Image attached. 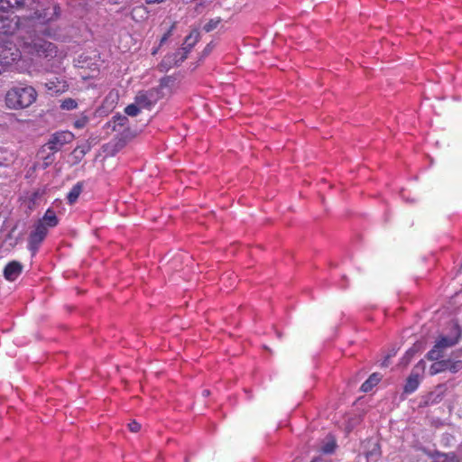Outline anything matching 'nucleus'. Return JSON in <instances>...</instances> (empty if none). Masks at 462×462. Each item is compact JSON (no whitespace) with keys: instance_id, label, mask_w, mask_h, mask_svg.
Segmentation results:
<instances>
[{"instance_id":"nucleus-5","label":"nucleus","mask_w":462,"mask_h":462,"mask_svg":"<svg viewBox=\"0 0 462 462\" xmlns=\"http://www.w3.org/2000/svg\"><path fill=\"white\" fill-rule=\"evenodd\" d=\"M48 229L42 222H36L34 229L31 232L28 238V249L32 255H35L39 250L41 244L47 236Z\"/></svg>"},{"instance_id":"nucleus-29","label":"nucleus","mask_w":462,"mask_h":462,"mask_svg":"<svg viewBox=\"0 0 462 462\" xmlns=\"http://www.w3.org/2000/svg\"><path fill=\"white\" fill-rule=\"evenodd\" d=\"M189 53V50H187V47H181L175 52H173V56L177 58V60H180V63L185 60L187 58V55Z\"/></svg>"},{"instance_id":"nucleus-36","label":"nucleus","mask_w":462,"mask_h":462,"mask_svg":"<svg viewBox=\"0 0 462 462\" xmlns=\"http://www.w3.org/2000/svg\"><path fill=\"white\" fill-rule=\"evenodd\" d=\"M165 0H146V5L160 4V3H162Z\"/></svg>"},{"instance_id":"nucleus-7","label":"nucleus","mask_w":462,"mask_h":462,"mask_svg":"<svg viewBox=\"0 0 462 462\" xmlns=\"http://www.w3.org/2000/svg\"><path fill=\"white\" fill-rule=\"evenodd\" d=\"M23 265L17 261L8 263L4 269V276L7 281L14 282L22 273Z\"/></svg>"},{"instance_id":"nucleus-22","label":"nucleus","mask_w":462,"mask_h":462,"mask_svg":"<svg viewBox=\"0 0 462 462\" xmlns=\"http://www.w3.org/2000/svg\"><path fill=\"white\" fill-rule=\"evenodd\" d=\"M381 455L380 447L377 443L373 444V448L366 452V458L369 462H375Z\"/></svg>"},{"instance_id":"nucleus-23","label":"nucleus","mask_w":462,"mask_h":462,"mask_svg":"<svg viewBox=\"0 0 462 462\" xmlns=\"http://www.w3.org/2000/svg\"><path fill=\"white\" fill-rule=\"evenodd\" d=\"M431 462H459L454 454H439Z\"/></svg>"},{"instance_id":"nucleus-19","label":"nucleus","mask_w":462,"mask_h":462,"mask_svg":"<svg viewBox=\"0 0 462 462\" xmlns=\"http://www.w3.org/2000/svg\"><path fill=\"white\" fill-rule=\"evenodd\" d=\"M13 32L12 21L7 17L0 15V34H10Z\"/></svg>"},{"instance_id":"nucleus-31","label":"nucleus","mask_w":462,"mask_h":462,"mask_svg":"<svg viewBox=\"0 0 462 462\" xmlns=\"http://www.w3.org/2000/svg\"><path fill=\"white\" fill-rule=\"evenodd\" d=\"M127 427L131 432H138L141 428L142 424L137 422L136 420H132L127 424Z\"/></svg>"},{"instance_id":"nucleus-2","label":"nucleus","mask_w":462,"mask_h":462,"mask_svg":"<svg viewBox=\"0 0 462 462\" xmlns=\"http://www.w3.org/2000/svg\"><path fill=\"white\" fill-rule=\"evenodd\" d=\"M36 89L24 82H19L8 88L5 96V106L13 110H22L31 106L37 100Z\"/></svg>"},{"instance_id":"nucleus-4","label":"nucleus","mask_w":462,"mask_h":462,"mask_svg":"<svg viewBox=\"0 0 462 462\" xmlns=\"http://www.w3.org/2000/svg\"><path fill=\"white\" fill-rule=\"evenodd\" d=\"M460 329L457 326H454L450 335L440 336L436 341L433 348L429 351L427 356L430 360L438 361L443 356V353L447 348L452 347L458 342Z\"/></svg>"},{"instance_id":"nucleus-20","label":"nucleus","mask_w":462,"mask_h":462,"mask_svg":"<svg viewBox=\"0 0 462 462\" xmlns=\"http://www.w3.org/2000/svg\"><path fill=\"white\" fill-rule=\"evenodd\" d=\"M162 97L160 89L154 88L149 91L146 95V109L152 105L155 104Z\"/></svg>"},{"instance_id":"nucleus-34","label":"nucleus","mask_w":462,"mask_h":462,"mask_svg":"<svg viewBox=\"0 0 462 462\" xmlns=\"http://www.w3.org/2000/svg\"><path fill=\"white\" fill-rule=\"evenodd\" d=\"M213 47H214V45H213V43H212V42H210L209 44H208V45H207V47H206V48H205V50H204V54H205V55L208 54V53L211 51V50L213 49Z\"/></svg>"},{"instance_id":"nucleus-1","label":"nucleus","mask_w":462,"mask_h":462,"mask_svg":"<svg viewBox=\"0 0 462 462\" xmlns=\"http://www.w3.org/2000/svg\"><path fill=\"white\" fill-rule=\"evenodd\" d=\"M28 6L32 12L27 20L44 25L45 28L41 34L55 39L60 29L50 25L61 17L62 10L60 4L53 0H32Z\"/></svg>"},{"instance_id":"nucleus-8","label":"nucleus","mask_w":462,"mask_h":462,"mask_svg":"<svg viewBox=\"0 0 462 462\" xmlns=\"http://www.w3.org/2000/svg\"><path fill=\"white\" fill-rule=\"evenodd\" d=\"M128 123V118L123 115H116L112 117V119L107 122V128L112 129V131L118 132L122 127L125 126Z\"/></svg>"},{"instance_id":"nucleus-12","label":"nucleus","mask_w":462,"mask_h":462,"mask_svg":"<svg viewBox=\"0 0 462 462\" xmlns=\"http://www.w3.org/2000/svg\"><path fill=\"white\" fill-rule=\"evenodd\" d=\"M37 222H42V225H45L48 228L56 226L59 223V220L52 209H47L43 217L39 219Z\"/></svg>"},{"instance_id":"nucleus-16","label":"nucleus","mask_w":462,"mask_h":462,"mask_svg":"<svg viewBox=\"0 0 462 462\" xmlns=\"http://www.w3.org/2000/svg\"><path fill=\"white\" fill-rule=\"evenodd\" d=\"M200 38V33L198 30H192L190 33L185 38L182 47H187L189 52L193 48V46L199 42Z\"/></svg>"},{"instance_id":"nucleus-26","label":"nucleus","mask_w":462,"mask_h":462,"mask_svg":"<svg viewBox=\"0 0 462 462\" xmlns=\"http://www.w3.org/2000/svg\"><path fill=\"white\" fill-rule=\"evenodd\" d=\"M88 116L85 114H81L80 116L73 123V126L77 129H82L88 125Z\"/></svg>"},{"instance_id":"nucleus-17","label":"nucleus","mask_w":462,"mask_h":462,"mask_svg":"<svg viewBox=\"0 0 462 462\" xmlns=\"http://www.w3.org/2000/svg\"><path fill=\"white\" fill-rule=\"evenodd\" d=\"M450 366V361L448 360H442L439 362H435L432 364L430 367V374L434 375L439 373L447 371Z\"/></svg>"},{"instance_id":"nucleus-18","label":"nucleus","mask_w":462,"mask_h":462,"mask_svg":"<svg viewBox=\"0 0 462 462\" xmlns=\"http://www.w3.org/2000/svg\"><path fill=\"white\" fill-rule=\"evenodd\" d=\"M49 90H53L55 92H65L69 88V85L66 81H60L58 79L55 80H50L46 84Z\"/></svg>"},{"instance_id":"nucleus-27","label":"nucleus","mask_w":462,"mask_h":462,"mask_svg":"<svg viewBox=\"0 0 462 462\" xmlns=\"http://www.w3.org/2000/svg\"><path fill=\"white\" fill-rule=\"evenodd\" d=\"M220 22H221L220 17L211 19L204 25L203 29L205 32H209L213 31L214 29H216L217 27V25L220 23Z\"/></svg>"},{"instance_id":"nucleus-28","label":"nucleus","mask_w":462,"mask_h":462,"mask_svg":"<svg viewBox=\"0 0 462 462\" xmlns=\"http://www.w3.org/2000/svg\"><path fill=\"white\" fill-rule=\"evenodd\" d=\"M125 113L129 116H136L141 113V108L135 104H130L125 108Z\"/></svg>"},{"instance_id":"nucleus-39","label":"nucleus","mask_w":462,"mask_h":462,"mask_svg":"<svg viewBox=\"0 0 462 462\" xmlns=\"http://www.w3.org/2000/svg\"><path fill=\"white\" fill-rule=\"evenodd\" d=\"M406 356L410 358V356H411V350L407 351Z\"/></svg>"},{"instance_id":"nucleus-25","label":"nucleus","mask_w":462,"mask_h":462,"mask_svg":"<svg viewBox=\"0 0 462 462\" xmlns=\"http://www.w3.org/2000/svg\"><path fill=\"white\" fill-rule=\"evenodd\" d=\"M88 151H89V146L88 145H81V146H77L74 149L72 153H73V155L75 156L76 159L80 161L86 155V153Z\"/></svg>"},{"instance_id":"nucleus-37","label":"nucleus","mask_w":462,"mask_h":462,"mask_svg":"<svg viewBox=\"0 0 462 462\" xmlns=\"http://www.w3.org/2000/svg\"><path fill=\"white\" fill-rule=\"evenodd\" d=\"M208 394H209V391H208V390H204L203 391V395L204 396H208Z\"/></svg>"},{"instance_id":"nucleus-38","label":"nucleus","mask_w":462,"mask_h":462,"mask_svg":"<svg viewBox=\"0 0 462 462\" xmlns=\"http://www.w3.org/2000/svg\"><path fill=\"white\" fill-rule=\"evenodd\" d=\"M157 51H158V48L153 49V50L152 51V55H155V54L157 53Z\"/></svg>"},{"instance_id":"nucleus-30","label":"nucleus","mask_w":462,"mask_h":462,"mask_svg":"<svg viewBox=\"0 0 462 462\" xmlns=\"http://www.w3.org/2000/svg\"><path fill=\"white\" fill-rule=\"evenodd\" d=\"M335 448H336V442L331 439L329 441H328L323 447H322V451L324 453H327V454H330V453H333L334 450H335Z\"/></svg>"},{"instance_id":"nucleus-13","label":"nucleus","mask_w":462,"mask_h":462,"mask_svg":"<svg viewBox=\"0 0 462 462\" xmlns=\"http://www.w3.org/2000/svg\"><path fill=\"white\" fill-rule=\"evenodd\" d=\"M381 380V375L377 373L372 374L369 378L361 385V391L367 393L371 391Z\"/></svg>"},{"instance_id":"nucleus-33","label":"nucleus","mask_w":462,"mask_h":462,"mask_svg":"<svg viewBox=\"0 0 462 462\" xmlns=\"http://www.w3.org/2000/svg\"><path fill=\"white\" fill-rule=\"evenodd\" d=\"M171 31H172V27L171 29H169V31L166 33H164V35L161 38L160 46H162L168 40V38L171 34Z\"/></svg>"},{"instance_id":"nucleus-9","label":"nucleus","mask_w":462,"mask_h":462,"mask_svg":"<svg viewBox=\"0 0 462 462\" xmlns=\"http://www.w3.org/2000/svg\"><path fill=\"white\" fill-rule=\"evenodd\" d=\"M24 5V0H0V11L14 12Z\"/></svg>"},{"instance_id":"nucleus-32","label":"nucleus","mask_w":462,"mask_h":462,"mask_svg":"<svg viewBox=\"0 0 462 462\" xmlns=\"http://www.w3.org/2000/svg\"><path fill=\"white\" fill-rule=\"evenodd\" d=\"M462 369V361H457V362H450V366L448 370L456 373L458 370Z\"/></svg>"},{"instance_id":"nucleus-11","label":"nucleus","mask_w":462,"mask_h":462,"mask_svg":"<svg viewBox=\"0 0 462 462\" xmlns=\"http://www.w3.org/2000/svg\"><path fill=\"white\" fill-rule=\"evenodd\" d=\"M180 64V60H177L173 54L166 55L161 63L158 65V68L161 71H168L171 68L174 66H178Z\"/></svg>"},{"instance_id":"nucleus-6","label":"nucleus","mask_w":462,"mask_h":462,"mask_svg":"<svg viewBox=\"0 0 462 462\" xmlns=\"http://www.w3.org/2000/svg\"><path fill=\"white\" fill-rule=\"evenodd\" d=\"M74 138V134L69 131H59L51 134L45 145L51 152H56L65 144L71 143Z\"/></svg>"},{"instance_id":"nucleus-14","label":"nucleus","mask_w":462,"mask_h":462,"mask_svg":"<svg viewBox=\"0 0 462 462\" xmlns=\"http://www.w3.org/2000/svg\"><path fill=\"white\" fill-rule=\"evenodd\" d=\"M420 384V378L418 374H411L404 385V393H413Z\"/></svg>"},{"instance_id":"nucleus-10","label":"nucleus","mask_w":462,"mask_h":462,"mask_svg":"<svg viewBox=\"0 0 462 462\" xmlns=\"http://www.w3.org/2000/svg\"><path fill=\"white\" fill-rule=\"evenodd\" d=\"M180 64V60H177L173 54L166 55L161 63L158 65V68L161 71H168L171 68L174 66H178Z\"/></svg>"},{"instance_id":"nucleus-3","label":"nucleus","mask_w":462,"mask_h":462,"mask_svg":"<svg viewBox=\"0 0 462 462\" xmlns=\"http://www.w3.org/2000/svg\"><path fill=\"white\" fill-rule=\"evenodd\" d=\"M23 48L28 54L38 58L51 60L58 55L57 45L44 39L42 34L34 33L24 40Z\"/></svg>"},{"instance_id":"nucleus-24","label":"nucleus","mask_w":462,"mask_h":462,"mask_svg":"<svg viewBox=\"0 0 462 462\" xmlns=\"http://www.w3.org/2000/svg\"><path fill=\"white\" fill-rule=\"evenodd\" d=\"M77 107L78 102L71 97L65 98L60 103V108L63 110H74Z\"/></svg>"},{"instance_id":"nucleus-21","label":"nucleus","mask_w":462,"mask_h":462,"mask_svg":"<svg viewBox=\"0 0 462 462\" xmlns=\"http://www.w3.org/2000/svg\"><path fill=\"white\" fill-rule=\"evenodd\" d=\"M119 92L118 90H116V89H112L108 94L107 96L105 98V104L110 107V108H113L115 107V106L117 104V102L119 101Z\"/></svg>"},{"instance_id":"nucleus-35","label":"nucleus","mask_w":462,"mask_h":462,"mask_svg":"<svg viewBox=\"0 0 462 462\" xmlns=\"http://www.w3.org/2000/svg\"><path fill=\"white\" fill-rule=\"evenodd\" d=\"M140 11H141V8H140V7H135V8H134V9H133V11H132V16H133V18H134V19H135V18H136V14H137V13H139Z\"/></svg>"},{"instance_id":"nucleus-15","label":"nucleus","mask_w":462,"mask_h":462,"mask_svg":"<svg viewBox=\"0 0 462 462\" xmlns=\"http://www.w3.org/2000/svg\"><path fill=\"white\" fill-rule=\"evenodd\" d=\"M82 189H83L82 182H78L72 187V189L69 190V192L67 195L68 202L70 205L74 204L77 201L80 193L82 192Z\"/></svg>"}]
</instances>
